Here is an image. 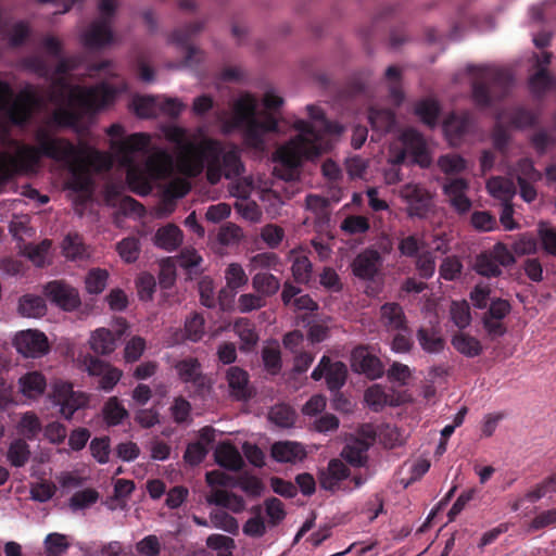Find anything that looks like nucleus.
<instances>
[{"mask_svg":"<svg viewBox=\"0 0 556 556\" xmlns=\"http://www.w3.org/2000/svg\"><path fill=\"white\" fill-rule=\"evenodd\" d=\"M475 268L479 275L485 277H497L502 274L501 267L488 252L477 256Z\"/></svg>","mask_w":556,"mask_h":556,"instance_id":"obj_57","label":"nucleus"},{"mask_svg":"<svg viewBox=\"0 0 556 556\" xmlns=\"http://www.w3.org/2000/svg\"><path fill=\"white\" fill-rule=\"evenodd\" d=\"M421 349L427 353H440L444 350L445 341L435 329L420 327L416 333Z\"/></svg>","mask_w":556,"mask_h":556,"instance_id":"obj_37","label":"nucleus"},{"mask_svg":"<svg viewBox=\"0 0 556 556\" xmlns=\"http://www.w3.org/2000/svg\"><path fill=\"white\" fill-rule=\"evenodd\" d=\"M400 197L407 204V214L410 217L426 218L433 207V198L430 191L419 184H406L400 190Z\"/></svg>","mask_w":556,"mask_h":556,"instance_id":"obj_10","label":"nucleus"},{"mask_svg":"<svg viewBox=\"0 0 556 556\" xmlns=\"http://www.w3.org/2000/svg\"><path fill=\"white\" fill-rule=\"evenodd\" d=\"M222 166L226 178H233L244 170L240 154L236 148L224 151L222 148Z\"/></svg>","mask_w":556,"mask_h":556,"instance_id":"obj_44","label":"nucleus"},{"mask_svg":"<svg viewBox=\"0 0 556 556\" xmlns=\"http://www.w3.org/2000/svg\"><path fill=\"white\" fill-rule=\"evenodd\" d=\"M401 141L406 148L413 164H417L422 168L431 165L432 159L427 147L424 136L416 129H406L401 135Z\"/></svg>","mask_w":556,"mask_h":556,"instance_id":"obj_17","label":"nucleus"},{"mask_svg":"<svg viewBox=\"0 0 556 556\" xmlns=\"http://www.w3.org/2000/svg\"><path fill=\"white\" fill-rule=\"evenodd\" d=\"M280 265H281L280 258L274 252L257 253L250 258V267L252 270H256V269L279 270Z\"/></svg>","mask_w":556,"mask_h":556,"instance_id":"obj_55","label":"nucleus"},{"mask_svg":"<svg viewBox=\"0 0 556 556\" xmlns=\"http://www.w3.org/2000/svg\"><path fill=\"white\" fill-rule=\"evenodd\" d=\"M368 119L372 129L379 134L390 132L396 123L395 113L391 109L371 106Z\"/></svg>","mask_w":556,"mask_h":556,"instance_id":"obj_32","label":"nucleus"},{"mask_svg":"<svg viewBox=\"0 0 556 556\" xmlns=\"http://www.w3.org/2000/svg\"><path fill=\"white\" fill-rule=\"evenodd\" d=\"M39 100L31 90H23L13 99V91L7 81L0 80V112L17 127L26 126L33 117Z\"/></svg>","mask_w":556,"mask_h":556,"instance_id":"obj_7","label":"nucleus"},{"mask_svg":"<svg viewBox=\"0 0 556 556\" xmlns=\"http://www.w3.org/2000/svg\"><path fill=\"white\" fill-rule=\"evenodd\" d=\"M380 318L388 330L407 331L406 316L399 303H384L380 307Z\"/></svg>","mask_w":556,"mask_h":556,"instance_id":"obj_26","label":"nucleus"},{"mask_svg":"<svg viewBox=\"0 0 556 556\" xmlns=\"http://www.w3.org/2000/svg\"><path fill=\"white\" fill-rule=\"evenodd\" d=\"M252 511L255 514V516L248 519L243 525V533L251 538H261L266 532L265 522L261 516V506H254Z\"/></svg>","mask_w":556,"mask_h":556,"instance_id":"obj_60","label":"nucleus"},{"mask_svg":"<svg viewBox=\"0 0 556 556\" xmlns=\"http://www.w3.org/2000/svg\"><path fill=\"white\" fill-rule=\"evenodd\" d=\"M414 112L425 125L433 128L438 123L440 105L437 100L424 99L415 104Z\"/></svg>","mask_w":556,"mask_h":556,"instance_id":"obj_40","label":"nucleus"},{"mask_svg":"<svg viewBox=\"0 0 556 556\" xmlns=\"http://www.w3.org/2000/svg\"><path fill=\"white\" fill-rule=\"evenodd\" d=\"M452 345L458 353L470 358L479 356L483 351L481 342L465 332L455 333L452 338Z\"/></svg>","mask_w":556,"mask_h":556,"instance_id":"obj_34","label":"nucleus"},{"mask_svg":"<svg viewBox=\"0 0 556 556\" xmlns=\"http://www.w3.org/2000/svg\"><path fill=\"white\" fill-rule=\"evenodd\" d=\"M43 294L55 306L73 312L80 306V296L76 288L63 280H52L43 287Z\"/></svg>","mask_w":556,"mask_h":556,"instance_id":"obj_11","label":"nucleus"},{"mask_svg":"<svg viewBox=\"0 0 556 556\" xmlns=\"http://www.w3.org/2000/svg\"><path fill=\"white\" fill-rule=\"evenodd\" d=\"M241 129L245 143L253 148H260L264 143L265 134L277 131L278 122L273 115L267 114L263 121L254 117L244 124Z\"/></svg>","mask_w":556,"mask_h":556,"instance_id":"obj_21","label":"nucleus"},{"mask_svg":"<svg viewBox=\"0 0 556 556\" xmlns=\"http://www.w3.org/2000/svg\"><path fill=\"white\" fill-rule=\"evenodd\" d=\"M46 302L39 295L25 294L20 299L18 313L24 317H41L46 314Z\"/></svg>","mask_w":556,"mask_h":556,"instance_id":"obj_38","label":"nucleus"},{"mask_svg":"<svg viewBox=\"0 0 556 556\" xmlns=\"http://www.w3.org/2000/svg\"><path fill=\"white\" fill-rule=\"evenodd\" d=\"M18 431L26 441H34L42 431V425L39 417L34 412H26L22 415L18 422Z\"/></svg>","mask_w":556,"mask_h":556,"instance_id":"obj_43","label":"nucleus"},{"mask_svg":"<svg viewBox=\"0 0 556 556\" xmlns=\"http://www.w3.org/2000/svg\"><path fill=\"white\" fill-rule=\"evenodd\" d=\"M553 84V78L547 72L546 67H540L536 73H534L529 78V87L530 90L535 96H542L544 94Z\"/></svg>","mask_w":556,"mask_h":556,"instance_id":"obj_56","label":"nucleus"},{"mask_svg":"<svg viewBox=\"0 0 556 556\" xmlns=\"http://www.w3.org/2000/svg\"><path fill=\"white\" fill-rule=\"evenodd\" d=\"M222 143L215 139H203L200 142L188 141L181 146V160L192 175L200 174L206 167L207 180L215 185L222 176Z\"/></svg>","mask_w":556,"mask_h":556,"instance_id":"obj_5","label":"nucleus"},{"mask_svg":"<svg viewBox=\"0 0 556 556\" xmlns=\"http://www.w3.org/2000/svg\"><path fill=\"white\" fill-rule=\"evenodd\" d=\"M205 320L199 313H193L185 321V338L192 342H198L205 333Z\"/></svg>","mask_w":556,"mask_h":556,"instance_id":"obj_51","label":"nucleus"},{"mask_svg":"<svg viewBox=\"0 0 556 556\" xmlns=\"http://www.w3.org/2000/svg\"><path fill=\"white\" fill-rule=\"evenodd\" d=\"M103 417L109 426H117L128 417V412L118 397L112 396L103 406Z\"/></svg>","mask_w":556,"mask_h":556,"instance_id":"obj_42","label":"nucleus"},{"mask_svg":"<svg viewBox=\"0 0 556 556\" xmlns=\"http://www.w3.org/2000/svg\"><path fill=\"white\" fill-rule=\"evenodd\" d=\"M381 254L372 249L367 248L359 252L351 264L352 273L362 280H374L382 266Z\"/></svg>","mask_w":556,"mask_h":556,"instance_id":"obj_18","label":"nucleus"},{"mask_svg":"<svg viewBox=\"0 0 556 556\" xmlns=\"http://www.w3.org/2000/svg\"><path fill=\"white\" fill-rule=\"evenodd\" d=\"M214 457L220 467L231 471H239L244 465L241 454L231 443H220L214 452Z\"/></svg>","mask_w":556,"mask_h":556,"instance_id":"obj_29","label":"nucleus"},{"mask_svg":"<svg viewBox=\"0 0 556 556\" xmlns=\"http://www.w3.org/2000/svg\"><path fill=\"white\" fill-rule=\"evenodd\" d=\"M549 493H556V473L548 476L541 483L526 493V498L530 502H536Z\"/></svg>","mask_w":556,"mask_h":556,"instance_id":"obj_61","label":"nucleus"},{"mask_svg":"<svg viewBox=\"0 0 556 556\" xmlns=\"http://www.w3.org/2000/svg\"><path fill=\"white\" fill-rule=\"evenodd\" d=\"M109 274L105 269L92 268L85 278L86 290L90 294H100L106 287Z\"/></svg>","mask_w":556,"mask_h":556,"instance_id":"obj_50","label":"nucleus"},{"mask_svg":"<svg viewBox=\"0 0 556 556\" xmlns=\"http://www.w3.org/2000/svg\"><path fill=\"white\" fill-rule=\"evenodd\" d=\"M471 118L468 114L448 115L443 123L444 135L451 146L457 147L462 143L464 137L470 131Z\"/></svg>","mask_w":556,"mask_h":556,"instance_id":"obj_22","label":"nucleus"},{"mask_svg":"<svg viewBox=\"0 0 556 556\" xmlns=\"http://www.w3.org/2000/svg\"><path fill=\"white\" fill-rule=\"evenodd\" d=\"M206 502L210 505L227 508L233 514H240L245 508V502L242 496L220 489L213 490L206 496Z\"/></svg>","mask_w":556,"mask_h":556,"instance_id":"obj_27","label":"nucleus"},{"mask_svg":"<svg viewBox=\"0 0 556 556\" xmlns=\"http://www.w3.org/2000/svg\"><path fill=\"white\" fill-rule=\"evenodd\" d=\"M225 279L227 281V286L232 290L245 286L249 281L245 271L238 263H231L228 265L225 270Z\"/></svg>","mask_w":556,"mask_h":556,"instance_id":"obj_62","label":"nucleus"},{"mask_svg":"<svg viewBox=\"0 0 556 556\" xmlns=\"http://www.w3.org/2000/svg\"><path fill=\"white\" fill-rule=\"evenodd\" d=\"M312 263L307 256L302 255L294 258L291 270L298 283H307L312 276Z\"/></svg>","mask_w":556,"mask_h":556,"instance_id":"obj_59","label":"nucleus"},{"mask_svg":"<svg viewBox=\"0 0 556 556\" xmlns=\"http://www.w3.org/2000/svg\"><path fill=\"white\" fill-rule=\"evenodd\" d=\"M204 27V24L200 21L189 23L180 28H177L170 35V41L180 46L186 50L185 64L191 65L192 63L199 62L198 54L200 50L194 46L190 45L191 39L199 34Z\"/></svg>","mask_w":556,"mask_h":556,"instance_id":"obj_19","label":"nucleus"},{"mask_svg":"<svg viewBox=\"0 0 556 556\" xmlns=\"http://www.w3.org/2000/svg\"><path fill=\"white\" fill-rule=\"evenodd\" d=\"M53 402L60 406L61 415L71 420L76 410L87 405V397L80 392L73 391L70 383H62L54 389Z\"/></svg>","mask_w":556,"mask_h":556,"instance_id":"obj_16","label":"nucleus"},{"mask_svg":"<svg viewBox=\"0 0 556 556\" xmlns=\"http://www.w3.org/2000/svg\"><path fill=\"white\" fill-rule=\"evenodd\" d=\"M64 255L70 260L84 258L88 255L83 237L76 232L68 233L62 244Z\"/></svg>","mask_w":556,"mask_h":556,"instance_id":"obj_45","label":"nucleus"},{"mask_svg":"<svg viewBox=\"0 0 556 556\" xmlns=\"http://www.w3.org/2000/svg\"><path fill=\"white\" fill-rule=\"evenodd\" d=\"M306 110L313 123L296 119L293 127L299 134L275 153V160L291 170L298 168L303 160L326 153L331 148L329 136L343 132V126L327 119L319 106L309 104Z\"/></svg>","mask_w":556,"mask_h":556,"instance_id":"obj_1","label":"nucleus"},{"mask_svg":"<svg viewBox=\"0 0 556 556\" xmlns=\"http://www.w3.org/2000/svg\"><path fill=\"white\" fill-rule=\"evenodd\" d=\"M348 375L349 370L343 362H332L329 356L324 355L312 371L311 378L315 381L325 378L328 390L338 393L344 387Z\"/></svg>","mask_w":556,"mask_h":556,"instance_id":"obj_9","label":"nucleus"},{"mask_svg":"<svg viewBox=\"0 0 556 556\" xmlns=\"http://www.w3.org/2000/svg\"><path fill=\"white\" fill-rule=\"evenodd\" d=\"M116 251L124 262L128 264L135 263L141 252L139 238L135 236L124 238L116 244Z\"/></svg>","mask_w":556,"mask_h":556,"instance_id":"obj_46","label":"nucleus"},{"mask_svg":"<svg viewBox=\"0 0 556 556\" xmlns=\"http://www.w3.org/2000/svg\"><path fill=\"white\" fill-rule=\"evenodd\" d=\"M35 140L37 146H22L16 156L4 155L2 161L10 169L12 177L18 173L36 172L42 157L56 162L62 160L75 162L77 160V146L66 138L51 135L47 128H38L35 132Z\"/></svg>","mask_w":556,"mask_h":556,"instance_id":"obj_2","label":"nucleus"},{"mask_svg":"<svg viewBox=\"0 0 556 556\" xmlns=\"http://www.w3.org/2000/svg\"><path fill=\"white\" fill-rule=\"evenodd\" d=\"M31 452L30 447L25 439L17 438L14 439L8 448L7 459L12 467L20 468L24 467L29 458Z\"/></svg>","mask_w":556,"mask_h":556,"instance_id":"obj_36","label":"nucleus"},{"mask_svg":"<svg viewBox=\"0 0 556 556\" xmlns=\"http://www.w3.org/2000/svg\"><path fill=\"white\" fill-rule=\"evenodd\" d=\"M233 330L248 349L254 346L258 341L254 325L248 318L237 319L233 324Z\"/></svg>","mask_w":556,"mask_h":556,"instance_id":"obj_47","label":"nucleus"},{"mask_svg":"<svg viewBox=\"0 0 556 556\" xmlns=\"http://www.w3.org/2000/svg\"><path fill=\"white\" fill-rule=\"evenodd\" d=\"M351 366L355 372L365 375L370 380L379 379L384 375V365L367 345H358L352 350Z\"/></svg>","mask_w":556,"mask_h":556,"instance_id":"obj_12","label":"nucleus"},{"mask_svg":"<svg viewBox=\"0 0 556 556\" xmlns=\"http://www.w3.org/2000/svg\"><path fill=\"white\" fill-rule=\"evenodd\" d=\"M255 115L256 100L251 94L239 98L233 103L232 116L224 123V132L229 134L243 128L244 124L256 117Z\"/></svg>","mask_w":556,"mask_h":556,"instance_id":"obj_20","label":"nucleus"},{"mask_svg":"<svg viewBox=\"0 0 556 556\" xmlns=\"http://www.w3.org/2000/svg\"><path fill=\"white\" fill-rule=\"evenodd\" d=\"M295 417V412L287 404L275 405L269 412L270 421L282 428L293 426Z\"/></svg>","mask_w":556,"mask_h":556,"instance_id":"obj_48","label":"nucleus"},{"mask_svg":"<svg viewBox=\"0 0 556 556\" xmlns=\"http://www.w3.org/2000/svg\"><path fill=\"white\" fill-rule=\"evenodd\" d=\"M252 288L266 300L279 291L280 280L270 273L260 271L252 277Z\"/></svg>","mask_w":556,"mask_h":556,"instance_id":"obj_33","label":"nucleus"},{"mask_svg":"<svg viewBox=\"0 0 556 556\" xmlns=\"http://www.w3.org/2000/svg\"><path fill=\"white\" fill-rule=\"evenodd\" d=\"M150 143V136L142 132H136L114 143L116 153L121 155L123 164L127 165L126 182L131 192L146 197L152 192L153 182L151 181L144 167L134 164V154L147 149Z\"/></svg>","mask_w":556,"mask_h":556,"instance_id":"obj_6","label":"nucleus"},{"mask_svg":"<svg viewBox=\"0 0 556 556\" xmlns=\"http://www.w3.org/2000/svg\"><path fill=\"white\" fill-rule=\"evenodd\" d=\"M78 155L75 162L62 160V163H65L71 173L72 178L70 181V188L76 192H87L91 188V179L88 174L85 172L86 166V157L88 154L99 157L101 154L99 151L90 149L86 144H80L77 147Z\"/></svg>","mask_w":556,"mask_h":556,"instance_id":"obj_13","label":"nucleus"},{"mask_svg":"<svg viewBox=\"0 0 556 556\" xmlns=\"http://www.w3.org/2000/svg\"><path fill=\"white\" fill-rule=\"evenodd\" d=\"M369 228L370 224L368 218L362 215H349L340 225V229L348 235H363L366 233Z\"/></svg>","mask_w":556,"mask_h":556,"instance_id":"obj_52","label":"nucleus"},{"mask_svg":"<svg viewBox=\"0 0 556 556\" xmlns=\"http://www.w3.org/2000/svg\"><path fill=\"white\" fill-rule=\"evenodd\" d=\"M111 24L112 22L106 17L92 22L84 35V45L90 49H99L111 43L113 40Z\"/></svg>","mask_w":556,"mask_h":556,"instance_id":"obj_23","label":"nucleus"},{"mask_svg":"<svg viewBox=\"0 0 556 556\" xmlns=\"http://www.w3.org/2000/svg\"><path fill=\"white\" fill-rule=\"evenodd\" d=\"M538 233L544 251L556 256V229L540 223Z\"/></svg>","mask_w":556,"mask_h":556,"instance_id":"obj_64","label":"nucleus"},{"mask_svg":"<svg viewBox=\"0 0 556 556\" xmlns=\"http://www.w3.org/2000/svg\"><path fill=\"white\" fill-rule=\"evenodd\" d=\"M450 314L451 319L459 329H465L471 321L470 307L466 301H453Z\"/></svg>","mask_w":556,"mask_h":556,"instance_id":"obj_54","label":"nucleus"},{"mask_svg":"<svg viewBox=\"0 0 556 556\" xmlns=\"http://www.w3.org/2000/svg\"><path fill=\"white\" fill-rule=\"evenodd\" d=\"M182 231L174 224L159 228L154 236L156 247L168 252L175 251L182 242Z\"/></svg>","mask_w":556,"mask_h":556,"instance_id":"obj_31","label":"nucleus"},{"mask_svg":"<svg viewBox=\"0 0 556 556\" xmlns=\"http://www.w3.org/2000/svg\"><path fill=\"white\" fill-rule=\"evenodd\" d=\"M208 453L207 446L202 442H192L187 445L184 454V460L190 466L200 465Z\"/></svg>","mask_w":556,"mask_h":556,"instance_id":"obj_63","label":"nucleus"},{"mask_svg":"<svg viewBox=\"0 0 556 556\" xmlns=\"http://www.w3.org/2000/svg\"><path fill=\"white\" fill-rule=\"evenodd\" d=\"M84 365L90 376L100 377L99 389L105 392L112 391L123 375L122 370L118 368L113 367L92 355L85 357Z\"/></svg>","mask_w":556,"mask_h":556,"instance_id":"obj_15","label":"nucleus"},{"mask_svg":"<svg viewBox=\"0 0 556 556\" xmlns=\"http://www.w3.org/2000/svg\"><path fill=\"white\" fill-rule=\"evenodd\" d=\"M116 91L105 83L88 88H75L71 100L80 111L68 108H59L52 113V122L60 127H75L84 114H96L115 100Z\"/></svg>","mask_w":556,"mask_h":556,"instance_id":"obj_3","label":"nucleus"},{"mask_svg":"<svg viewBox=\"0 0 556 556\" xmlns=\"http://www.w3.org/2000/svg\"><path fill=\"white\" fill-rule=\"evenodd\" d=\"M486 188L489 192L494 198L501 200L502 203L511 202L517 192L514 181L503 177H492L486 182Z\"/></svg>","mask_w":556,"mask_h":556,"instance_id":"obj_35","label":"nucleus"},{"mask_svg":"<svg viewBox=\"0 0 556 556\" xmlns=\"http://www.w3.org/2000/svg\"><path fill=\"white\" fill-rule=\"evenodd\" d=\"M21 392L28 399H37L45 393L46 377L39 371H28L18 379Z\"/></svg>","mask_w":556,"mask_h":556,"instance_id":"obj_30","label":"nucleus"},{"mask_svg":"<svg viewBox=\"0 0 556 556\" xmlns=\"http://www.w3.org/2000/svg\"><path fill=\"white\" fill-rule=\"evenodd\" d=\"M144 169L152 182L165 179L170 175V161L167 155H154L148 159Z\"/></svg>","mask_w":556,"mask_h":556,"instance_id":"obj_39","label":"nucleus"},{"mask_svg":"<svg viewBox=\"0 0 556 556\" xmlns=\"http://www.w3.org/2000/svg\"><path fill=\"white\" fill-rule=\"evenodd\" d=\"M138 296L141 301H151L156 289V281L150 273H142L136 280Z\"/></svg>","mask_w":556,"mask_h":556,"instance_id":"obj_58","label":"nucleus"},{"mask_svg":"<svg viewBox=\"0 0 556 556\" xmlns=\"http://www.w3.org/2000/svg\"><path fill=\"white\" fill-rule=\"evenodd\" d=\"M226 380L230 389V393L239 401L251 397L249 390V375L240 367L232 366L227 370Z\"/></svg>","mask_w":556,"mask_h":556,"instance_id":"obj_28","label":"nucleus"},{"mask_svg":"<svg viewBox=\"0 0 556 556\" xmlns=\"http://www.w3.org/2000/svg\"><path fill=\"white\" fill-rule=\"evenodd\" d=\"M350 475L346 465L340 459L333 458L328 463L326 469L319 472L320 488L327 491L336 492L340 484Z\"/></svg>","mask_w":556,"mask_h":556,"instance_id":"obj_24","label":"nucleus"},{"mask_svg":"<svg viewBox=\"0 0 556 556\" xmlns=\"http://www.w3.org/2000/svg\"><path fill=\"white\" fill-rule=\"evenodd\" d=\"M90 346L94 353L108 355L115 350V338L109 329H97L90 340Z\"/></svg>","mask_w":556,"mask_h":556,"instance_id":"obj_41","label":"nucleus"},{"mask_svg":"<svg viewBox=\"0 0 556 556\" xmlns=\"http://www.w3.org/2000/svg\"><path fill=\"white\" fill-rule=\"evenodd\" d=\"M178 378L192 388L193 395L204 397L211 390V381L202 372V366L198 358L187 357L175 364Z\"/></svg>","mask_w":556,"mask_h":556,"instance_id":"obj_8","label":"nucleus"},{"mask_svg":"<svg viewBox=\"0 0 556 556\" xmlns=\"http://www.w3.org/2000/svg\"><path fill=\"white\" fill-rule=\"evenodd\" d=\"M14 346L17 352L26 357H40L49 351V343L46 334L39 330L27 329L16 333Z\"/></svg>","mask_w":556,"mask_h":556,"instance_id":"obj_14","label":"nucleus"},{"mask_svg":"<svg viewBox=\"0 0 556 556\" xmlns=\"http://www.w3.org/2000/svg\"><path fill=\"white\" fill-rule=\"evenodd\" d=\"M135 113L141 118H149L156 115L159 106L157 98L152 96L136 97L132 100Z\"/></svg>","mask_w":556,"mask_h":556,"instance_id":"obj_53","label":"nucleus"},{"mask_svg":"<svg viewBox=\"0 0 556 556\" xmlns=\"http://www.w3.org/2000/svg\"><path fill=\"white\" fill-rule=\"evenodd\" d=\"M210 520L214 528L224 530L230 534H237L239 532L237 519L224 510H212L210 513Z\"/></svg>","mask_w":556,"mask_h":556,"instance_id":"obj_49","label":"nucleus"},{"mask_svg":"<svg viewBox=\"0 0 556 556\" xmlns=\"http://www.w3.org/2000/svg\"><path fill=\"white\" fill-rule=\"evenodd\" d=\"M467 72L472 76V100L480 108H486L493 101L504 99L513 84L509 71L491 66L469 65Z\"/></svg>","mask_w":556,"mask_h":556,"instance_id":"obj_4","label":"nucleus"},{"mask_svg":"<svg viewBox=\"0 0 556 556\" xmlns=\"http://www.w3.org/2000/svg\"><path fill=\"white\" fill-rule=\"evenodd\" d=\"M270 455L278 463L295 464L306 457V451L298 442L279 441L271 445Z\"/></svg>","mask_w":556,"mask_h":556,"instance_id":"obj_25","label":"nucleus"}]
</instances>
